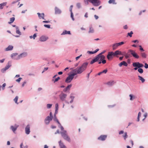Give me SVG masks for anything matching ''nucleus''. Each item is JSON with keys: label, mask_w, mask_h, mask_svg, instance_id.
Listing matches in <instances>:
<instances>
[{"label": "nucleus", "mask_w": 148, "mask_h": 148, "mask_svg": "<svg viewBox=\"0 0 148 148\" xmlns=\"http://www.w3.org/2000/svg\"><path fill=\"white\" fill-rule=\"evenodd\" d=\"M88 62H87L84 63L81 66H79L76 69L73 70L72 72L76 74V75L77 74H80L85 71L88 66Z\"/></svg>", "instance_id": "obj_1"}, {"label": "nucleus", "mask_w": 148, "mask_h": 148, "mask_svg": "<svg viewBox=\"0 0 148 148\" xmlns=\"http://www.w3.org/2000/svg\"><path fill=\"white\" fill-rule=\"evenodd\" d=\"M131 54L136 59H138L139 57L135 51L131 49H129L127 53L125 54L124 56L126 59H127L132 57Z\"/></svg>", "instance_id": "obj_2"}, {"label": "nucleus", "mask_w": 148, "mask_h": 148, "mask_svg": "<svg viewBox=\"0 0 148 148\" xmlns=\"http://www.w3.org/2000/svg\"><path fill=\"white\" fill-rule=\"evenodd\" d=\"M60 133L61 136L64 140L69 143L71 142V138L68 135L66 131L63 130V131L61 132Z\"/></svg>", "instance_id": "obj_3"}, {"label": "nucleus", "mask_w": 148, "mask_h": 148, "mask_svg": "<svg viewBox=\"0 0 148 148\" xmlns=\"http://www.w3.org/2000/svg\"><path fill=\"white\" fill-rule=\"evenodd\" d=\"M76 75V74L72 72V74L69 75L65 80V82L66 83L70 82L74 78V76Z\"/></svg>", "instance_id": "obj_4"}, {"label": "nucleus", "mask_w": 148, "mask_h": 148, "mask_svg": "<svg viewBox=\"0 0 148 148\" xmlns=\"http://www.w3.org/2000/svg\"><path fill=\"white\" fill-rule=\"evenodd\" d=\"M96 56L98 58V60H99L100 61H102L101 62L103 64H105L106 63V61L105 60L106 57L104 56L98 54Z\"/></svg>", "instance_id": "obj_5"}, {"label": "nucleus", "mask_w": 148, "mask_h": 148, "mask_svg": "<svg viewBox=\"0 0 148 148\" xmlns=\"http://www.w3.org/2000/svg\"><path fill=\"white\" fill-rule=\"evenodd\" d=\"M19 125L16 124H15L14 125H11L10 127V129L12 130L13 132L15 134L16 131Z\"/></svg>", "instance_id": "obj_6"}, {"label": "nucleus", "mask_w": 148, "mask_h": 148, "mask_svg": "<svg viewBox=\"0 0 148 148\" xmlns=\"http://www.w3.org/2000/svg\"><path fill=\"white\" fill-rule=\"evenodd\" d=\"M132 66L133 67H137L139 68L143 67L144 66L143 64L140 63L139 62L133 63L132 64Z\"/></svg>", "instance_id": "obj_7"}, {"label": "nucleus", "mask_w": 148, "mask_h": 148, "mask_svg": "<svg viewBox=\"0 0 148 148\" xmlns=\"http://www.w3.org/2000/svg\"><path fill=\"white\" fill-rule=\"evenodd\" d=\"M90 1L95 6H98L100 5V3L98 0H88Z\"/></svg>", "instance_id": "obj_8"}, {"label": "nucleus", "mask_w": 148, "mask_h": 148, "mask_svg": "<svg viewBox=\"0 0 148 148\" xmlns=\"http://www.w3.org/2000/svg\"><path fill=\"white\" fill-rule=\"evenodd\" d=\"M114 56L113 52H109L107 56V58L109 60L112 59L113 57Z\"/></svg>", "instance_id": "obj_9"}, {"label": "nucleus", "mask_w": 148, "mask_h": 148, "mask_svg": "<svg viewBox=\"0 0 148 148\" xmlns=\"http://www.w3.org/2000/svg\"><path fill=\"white\" fill-rule=\"evenodd\" d=\"M25 133L27 134H29L30 132V126L29 125H27L25 128Z\"/></svg>", "instance_id": "obj_10"}, {"label": "nucleus", "mask_w": 148, "mask_h": 148, "mask_svg": "<svg viewBox=\"0 0 148 148\" xmlns=\"http://www.w3.org/2000/svg\"><path fill=\"white\" fill-rule=\"evenodd\" d=\"M52 120V117H50L49 116H47L45 120V123L47 125L49 124L50 121Z\"/></svg>", "instance_id": "obj_11"}, {"label": "nucleus", "mask_w": 148, "mask_h": 148, "mask_svg": "<svg viewBox=\"0 0 148 148\" xmlns=\"http://www.w3.org/2000/svg\"><path fill=\"white\" fill-rule=\"evenodd\" d=\"M66 97V95L62 93L59 95V97L61 100L63 101Z\"/></svg>", "instance_id": "obj_12"}, {"label": "nucleus", "mask_w": 148, "mask_h": 148, "mask_svg": "<svg viewBox=\"0 0 148 148\" xmlns=\"http://www.w3.org/2000/svg\"><path fill=\"white\" fill-rule=\"evenodd\" d=\"M48 39V37L42 36L40 38L39 40L41 42H44L47 40Z\"/></svg>", "instance_id": "obj_13"}, {"label": "nucleus", "mask_w": 148, "mask_h": 148, "mask_svg": "<svg viewBox=\"0 0 148 148\" xmlns=\"http://www.w3.org/2000/svg\"><path fill=\"white\" fill-rule=\"evenodd\" d=\"M107 137L106 135H101L98 138V139L99 140L104 141L105 140Z\"/></svg>", "instance_id": "obj_14"}, {"label": "nucleus", "mask_w": 148, "mask_h": 148, "mask_svg": "<svg viewBox=\"0 0 148 148\" xmlns=\"http://www.w3.org/2000/svg\"><path fill=\"white\" fill-rule=\"evenodd\" d=\"M27 55V54L25 52L21 54L20 55H18V56L17 58H16L17 59H20L21 58H23L26 56Z\"/></svg>", "instance_id": "obj_15"}, {"label": "nucleus", "mask_w": 148, "mask_h": 148, "mask_svg": "<svg viewBox=\"0 0 148 148\" xmlns=\"http://www.w3.org/2000/svg\"><path fill=\"white\" fill-rule=\"evenodd\" d=\"M58 143L60 148H66V146L64 145V143L62 142L61 140H60L59 141Z\"/></svg>", "instance_id": "obj_16"}, {"label": "nucleus", "mask_w": 148, "mask_h": 148, "mask_svg": "<svg viewBox=\"0 0 148 148\" xmlns=\"http://www.w3.org/2000/svg\"><path fill=\"white\" fill-rule=\"evenodd\" d=\"M113 54L114 56L117 55H122L121 52L119 50H117L114 52H113Z\"/></svg>", "instance_id": "obj_17"}, {"label": "nucleus", "mask_w": 148, "mask_h": 148, "mask_svg": "<svg viewBox=\"0 0 148 148\" xmlns=\"http://www.w3.org/2000/svg\"><path fill=\"white\" fill-rule=\"evenodd\" d=\"M18 56V54L16 53H13L11 55V57L12 58L15 60L18 59L16 58H17Z\"/></svg>", "instance_id": "obj_18"}, {"label": "nucleus", "mask_w": 148, "mask_h": 148, "mask_svg": "<svg viewBox=\"0 0 148 148\" xmlns=\"http://www.w3.org/2000/svg\"><path fill=\"white\" fill-rule=\"evenodd\" d=\"M123 65L127 66V64L125 61H123L119 64V65L120 67L121 66Z\"/></svg>", "instance_id": "obj_19"}, {"label": "nucleus", "mask_w": 148, "mask_h": 148, "mask_svg": "<svg viewBox=\"0 0 148 148\" xmlns=\"http://www.w3.org/2000/svg\"><path fill=\"white\" fill-rule=\"evenodd\" d=\"M37 14L38 15V17L40 19H41V18H42L43 19H44L45 14L44 13H42L40 14L39 13H38Z\"/></svg>", "instance_id": "obj_20"}, {"label": "nucleus", "mask_w": 148, "mask_h": 148, "mask_svg": "<svg viewBox=\"0 0 148 148\" xmlns=\"http://www.w3.org/2000/svg\"><path fill=\"white\" fill-rule=\"evenodd\" d=\"M71 86V84H70L69 85H68L66 88H65L63 90V91L64 92H66L67 91L69 90Z\"/></svg>", "instance_id": "obj_21"}, {"label": "nucleus", "mask_w": 148, "mask_h": 148, "mask_svg": "<svg viewBox=\"0 0 148 148\" xmlns=\"http://www.w3.org/2000/svg\"><path fill=\"white\" fill-rule=\"evenodd\" d=\"M8 64H9V62H8ZM10 65L9 64L7 65L4 68L2 69L1 70V71L3 72H4L6 70H7L9 69V68L10 66Z\"/></svg>", "instance_id": "obj_22"}, {"label": "nucleus", "mask_w": 148, "mask_h": 148, "mask_svg": "<svg viewBox=\"0 0 148 148\" xmlns=\"http://www.w3.org/2000/svg\"><path fill=\"white\" fill-rule=\"evenodd\" d=\"M98 58L96 56L95 58L92 59L90 62V64H92L98 60Z\"/></svg>", "instance_id": "obj_23"}, {"label": "nucleus", "mask_w": 148, "mask_h": 148, "mask_svg": "<svg viewBox=\"0 0 148 148\" xmlns=\"http://www.w3.org/2000/svg\"><path fill=\"white\" fill-rule=\"evenodd\" d=\"M13 48V47L12 45H9L8 47L5 49V50L6 51H8L12 50Z\"/></svg>", "instance_id": "obj_24"}, {"label": "nucleus", "mask_w": 148, "mask_h": 148, "mask_svg": "<svg viewBox=\"0 0 148 148\" xmlns=\"http://www.w3.org/2000/svg\"><path fill=\"white\" fill-rule=\"evenodd\" d=\"M58 105L57 103L55 105V115L57 114L58 113Z\"/></svg>", "instance_id": "obj_25"}, {"label": "nucleus", "mask_w": 148, "mask_h": 148, "mask_svg": "<svg viewBox=\"0 0 148 148\" xmlns=\"http://www.w3.org/2000/svg\"><path fill=\"white\" fill-rule=\"evenodd\" d=\"M55 13L56 14H60L61 12V11L60 10L58 9L57 7H56L55 9Z\"/></svg>", "instance_id": "obj_26"}, {"label": "nucleus", "mask_w": 148, "mask_h": 148, "mask_svg": "<svg viewBox=\"0 0 148 148\" xmlns=\"http://www.w3.org/2000/svg\"><path fill=\"white\" fill-rule=\"evenodd\" d=\"M115 83V82H114V81H110L107 82V84L109 86H112Z\"/></svg>", "instance_id": "obj_27"}, {"label": "nucleus", "mask_w": 148, "mask_h": 148, "mask_svg": "<svg viewBox=\"0 0 148 148\" xmlns=\"http://www.w3.org/2000/svg\"><path fill=\"white\" fill-rule=\"evenodd\" d=\"M7 2H4L0 4V9H2L3 8V7L6 5Z\"/></svg>", "instance_id": "obj_28"}, {"label": "nucleus", "mask_w": 148, "mask_h": 148, "mask_svg": "<svg viewBox=\"0 0 148 148\" xmlns=\"http://www.w3.org/2000/svg\"><path fill=\"white\" fill-rule=\"evenodd\" d=\"M66 34H71L70 32V31H67L66 30H64L62 32V34H61V35H65Z\"/></svg>", "instance_id": "obj_29"}, {"label": "nucleus", "mask_w": 148, "mask_h": 148, "mask_svg": "<svg viewBox=\"0 0 148 148\" xmlns=\"http://www.w3.org/2000/svg\"><path fill=\"white\" fill-rule=\"evenodd\" d=\"M99 50V49H97L95 51H88L87 52V53H89L90 54H94L96 53Z\"/></svg>", "instance_id": "obj_30"}, {"label": "nucleus", "mask_w": 148, "mask_h": 148, "mask_svg": "<svg viewBox=\"0 0 148 148\" xmlns=\"http://www.w3.org/2000/svg\"><path fill=\"white\" fill-rule=\"evenodd\" d=\"M15 18L14 17L11 18H10V21L8 22L9 24L12 23L14 21Z\"/></svg>", "instance_id": "obj_31"}, {"label": "nucleus", "mask_w": 148, "mask_h": 148, "mask_svg": "<svg viewBox=\"0 0 148 148\" xmlns=\"http://www.w3.org/2000/svg\"><path fill=\"white\" fill-rule=\"evenodd\" d=\"M142 57L143 58H146L147 57L146 54L144 52L141 53H140Z\"/></svg>", "instance_id": "obj_32"}, {"label": "nucleus", "mask_w": 148, "mask_h": 148, "mask_svg": "<svg viewBox=\"0 0 148 148\" xmlns=\"http://www.w3.org/2000/svg\"><path fill=\"white\" fill-rule=\"evenodd\" d=\"M138 79L141 80L142 83H143L145 81V79L142 77L138 75Z\"/></svg>", "instance_id": "obj_33"}, {"label": "nucleus", "mask_w": 148, "mask_h": 148, "mask_svg": "<svg viewBox=\"0 0 148 148\" xmlns=\"http://www.w3.org/2000/svg\"><path fill=\"white\" fill-rule=\"evenodd\" d=\"M118 47L117 43L114 44L112 45V49L113 50H115Z\"/></svg>", "instance_id": "obj_34"}, {"label": "nucleus", "mask_w": 148, "mask_h": 148, "mask_svg": "<svg viewBox=\"0 0 148 148\" xmlns=\"http://www.w3.org/2000/svg\"><path fill=\"white\" fill-rule=\"evenodd\" d=\"M129 96L130 97V100L131 101L133 100L136 98V97L135 96L131 94Z\"/></svg>", "instance_id": "obj_35"}, {"label": "nucleus", "mask_w": 148, "mask_h": 148, "mask_svg": "<svg viewBox=\"0 0 148 148\" xmlns=\"http://www.w3.org/2000/svg\"><path fill=\"white\" fill-rule=\"evenodd\" d=\"M108 3L110 4L112 3L113 4H116V3L115 2V0H109L108 1Z\"/></svg>", "instance_id": "obj_36"}, {"label": "nucleus", "mask_w": 148, "mask_h": 148, "mask_svg": "<svg viewBox=\"0 0 148 148\" xmlns=\"http://www.w3.org/2000/svg\"><path fill=\"white\" fill-rule=\"evenodd\" d=\"M123 137L124 138V140H125L128 137V136L127 134V133L126 132H125L123 136Z\"/></svg>", "instance_id": "obj_37"}, {"label": "nucleus", "mask_w": 148, "mask_h": 148, "mask_svg": "<svg viewBox=\"0 0 148 148\" xmlns=\"http://www.w3.org/2000/svg\"><path fill=\"white\" fill-rule=\"evenodd\" d=\"M56 115H54V120L55 121H56V122H57L59 124H60V123L59 122L58 120L57 119Z\"/></svg>", "instance_id": "obj_38"}, {"label": "nucleus", "mask_w": 148, "mask_h": 148, "mask_svg": "<svg viewBox=\"0 0 148 148\" xmlns=\"http://www.w3.org/2000/svg\"><path fill=\"white\" fill-rule=\"evenodd\" d=\"M94 32V30L92 27L90 28V30L88 32L89 33H92Z\"/></svg>", "instance_id": "obj_39"}, {"label": "nucleus", "mask_w": 148, "mask_h": 148, "mask_svg": "<svg viewBox=\"0 0 148 148\" xmlns=\"http://www.w3.org/2000/svg\"><path fill=\"white\" fill-rule=\"evenodd\" d=\"M138 71L140 73H142L143 72V69L140 68H139L138 69Z\"/></svg>", "instance_id": "obj_40"}, {"label": "nucleus", "mask_w": 148, "mask_h": 148, "mask_svg": "<svg viewBox=\"0 0 148 148\" xmlns=\"http://www.w3.org/2000/svg\"><path fill=\"white\" fill-rule=\"evenodd\" d=\"M16 33L17 34H19V35H20L21 34V32H20V31H19V30L18 29V28L17 27L16 28Z\"/></svg>", "instance_id": "obj_41"}, {"label": "nucleus", "mask_w": 148, "mask_h": 148, "mask_svg": "<svg viewBox=\"0 0 148 148\" xmlns=\"http://www.w3.org/2000/svg\"><path fill=\"white\" fill-rule=\"evenodd\" d=\"M23 143H21L20 145V148H28V146L27 145H26L25 146H24L23 147Z\"/></svg>", "instance_id": "obj_42"}, {"label": "nucleus", "mask_w": 148, "mask_h": 148, "mask_svg": "<svg viewBox=\"0 0 148 148\" xmlns=\"http://www.w3.org/2000/svg\"><path fill=\"white\" fill-rule=\"evenodd\" d=\"M133 33L132 31H131L130 33H128L127 34V36H129L130 37H132V35L133 34Z\"/></svg>", "instance_id": "obj_43"}, {"label": "nucleus", "mask_w": 148, "mask_h": 148, "mask_svg": "<svg viewBox=\"0 0 148 148\" xmlns=\"http://www.w3.org/2000/svg\"><path fill=\"white\" fill-rule=\"evenodd\" d=\"M116 43L117 44L118 46H120L121 45H122L124 44V42H121L118 43Z\"/></svg>", "instance_id": "obj_44"}, {"label": "nucleus", "mask_w": 148, "mask_h": 148, "mask_svg": "<svg viewBox=\"0 0 148 148\" xmlns=\"http://www.w3.org/2000/svg\"><path fill=\"white\" fill-rule=\"evenodd\" d=\"M59 125L58 127H59L60 128L61 130L62 131H63V130H64L63 127L61 125V124L60 123V124H59Z\"/></svg>", "instance_id": "obj_45"}, {"label": "nucleus", "mask_w": 148, "mask_h": 148, "mask_svg": "<svg viewBox=\"0 0 148 148\" xmlns=\"http://www.w3.org/2000/svg\"><path fill=\"white\" fill-rule=\"evenodd\" d=\"M52 106V104H48L47 105V107L48 108H50Z\"/></svg>", "instance_id": "obj_46"}, {"label": "nucleus", "mask_w": 148, "mask_h": 148, "mask_svg": "<svg viewBox=\"0 0 148 148\" xmlns=\"http://www.w3.org/2000/svg\"><path fill=\"white\" fill-rule=\"evenodd\" d=\"M21 79H22V78L19 77L18 79H16V82H19Z\"/></svg>", "instance_id": "obj_47"}, {"label": "nucleus", "mask_w": 148, "mask_h": 148, "mask_svg": "<svg viewBox=\"0 0 148 148\" xmlns=\"http://www.w3.org/2000/svg\"><path fill=\"white\" fill-rule=\"evenodd\" d=\"M18 99V96H16L15 97V98L14 99V102H17Z\"/></svg>", "instance_id": "obj_48"}, {"label": "nucleus", "mask_w": 148, "mask_h": 148, "mask_svg": "<svg viewBox=\"0 0 148 148\" xmlns=\"http://www.w3.org/2000/svg\"><path fill=\"white\" fill-rule=\"evenodd\" d=\"M44 26L48 28H50V25H49L45 24L44 25Z\"/></svg>", "instance_id": "obj_49"}, {"label": "nucleus", "mask_w": 148, "mask_h": 148, "mask_svg": "<svg viewBox=\"0 0 148 148\" xmlns=\"http://www.w3.org/2000/svg\"><path fill=\"white\" fill-rule=\"evenodd\" d=\"M71 17L72 18V19L74 21V18H73V13H72V12H71Z\"/></svg>", "instance_id": "obj_50"}, {"label": "nucleus", "mask_w": 148, "mask_h": 148, "mask_svg": "<svg viewBox=\"0 0 148 148\" xmlns=\"http://www.w3.org/2000/svg\"><path fill=\"white\" fill-rule=\"evenodd\" d=\"M107 72V69H105L104 70H103V71L101 72V73H106Z\"/></svg>", "instance_id": "obj_51"}, {"label": "nucleus", "mask_w": 148, "mask_h": 148, "mask_svg": "<svg viewBox=\"0 0 148 148\" xmlns=\"http://www.w3.org/2000/svg\"><path fill=\"white\" fill-rule=\"evenodd\" d=\"M70 97L71 99V100L70 102H72L73 101V99L74 98V97L73 96H71Z\"/></svg>", "instance_id": "obj_52"}, {"label": "nucleus", "mask_w": 148, "mask_h": 148, "mask_svg": "<svg viewBox=\"0 0 148 148\" xmlns=\"http://www.w3.org/2000/svg\"><path fill=\"white\" fill-rule=\"evenodd\" d=\"M60 79L59 77H58L57 78H56L55 79V81H54V82L58 81L59 79Z\"/></svg>", "instance_id": "obj_53"}, {"label": "nucleus", "mask_w": 148, "mask_h": 148, "mask_svg": "<svg viewBox=\"0 0 148 148\" xmlns=\"http://www.w3.org/2000/svg\"><path fill=\"white\" fill-rule=\"evenodd\" d=\"M48 69V67L45 68L44 69V70L42 72V73H43L45 71L47 70Z\"/></svg>", "instance_id": "obj_54"}, {"label": "nucleus", "mask_w": 148, "mask_h": 148, "mask_svg": "<svg viewBox=\"0 0 148 148\" xmlns=\"http://www.w3.org/2000/svg\"><path fill=\"white\" fill-rule=\"evenodd\" d=\"M139 47H140V50L143 51H144V50L143 49V48L142 47V46L141 45H140Z\"/></svg>", "instance_id": "obj_55"}, {"label": "nucleus", "mask_w": 148, "mask_h": 148, "mask_svg": "<svg viewBox=\"0 0 148 148\" xmlns=\"http://www.w3.org/2000/svg\"><path fill=\"white\" fill-rule=\"evenodd\" d=\"M6 85V84L5 83H4L3 85H2V89L3 90L4 89V87Z\"/></svg>", "instance_id": "obj_56"}, {"label": "nucleus", "mask_w": 148, "mask_h": 148, "mask_svg": "<svg viewBox=\"0 0 148 148\" xmlns=\"http://www.w3.org/2000/svg\"><path fill=\"white\" fill-rule=\"evenodd\" d=\"M124 133V132L123 131H121L119 132V134L120 135L121 134H123Z\"/></svg>", "instance_id": "obj_57"}, {"label": "nucleus", "mask_w": 148, "mask_h": 148, "mask_svg": "<svg viewBox=\"0 0 148 148\" xmlns=\"http://www.w3.org/2000/svg\"><path fill=\"white\" fill-rule=\"evenodd\" d=\"M145 67L146 69H147L148 68V64H147V63L145 64V65L144 66Z\"/></svg>", "instance_id": "obj_58"}, {"label": "nucleus", "mask_w": 148, "mask_h": 148, "mask_svg": "<svg viewBox=\"0 0 148 148\" xmlns=\"http://www.w3.org/2000/svg\"><path fill=\"white\" fill-rule=\"evenodd\" d=\"M141 113L140 112H139L138 114V117H140L141 116Z\"/></svg>", "instance_id": "obj_59"}, {"label": "nucleus", "mask_w": 148, "mask_h": 148, "mask_svg": "<svg viewBox=\"0 0 148 148\" xmlns=\"http://www.w3.org/2000/svg\"><path fill=\"white\" fill-rule=\"evenodd\" d=\"M82 56V55H81L80 56H77V57H76V58H75V59H76V60H77L80 58V57Z\"/></svg>", "instance_id": "obj_60"}, {"label": "nucleus", "mask_w": 148, "mask_h": 148, "mask_svg": "<svg viewBox=\"0 0 148 148\" xmlns=\"http://www.w3.org/2000/svg\"><path fill=\"white\" fill-rule=\"evenodd\" d=\"M77 6L78 8H79L80 7V3H77Z\"/></svg>", "instance_id": "obj_61"}, {"label": "nucleus", "mask_w": 148, "mask_h": 148, "mask_svg": "<svg viewBox=\"0 0 148 148\" xmlns=\"http://www.w3.org/2000/svg\"><path fill=\"white\" fill-rule=\"evenodd\" d=\"M105 52H106V51L104 50V51H102V52H101L99 54V55H102V54H103Z\"/></svg>", "instance_id": "obj_62"}, {"label": "nucleus", "mask_w": 148, "mask_h": 148, "mask_svg": "<svg viewBox=\"0 0 148 148\" xmlns=\"http://www.w3.org/2000/svg\"><path fill=\"white\" fill-rule=\"evenodd\" d=\"M36 37V34H34L33 36V38L34 39Z\"/></svg>", "instance_id": "obj_63"}, {"label": "nucleus", "mask_w": 148, "mask_h": 148, "mask_svg": "<svg viewBox=\"0 0 148 148\" xmlns=\"http://www.w3.org/2000/svg\"><path fill=\"white\" fill-rule=\"evenodd\" d=\"M84 16L86 18H87L88 17V14L87 12L85 13Z\"/></svg>", "instance_id": "obj_64"}]
</instances>
